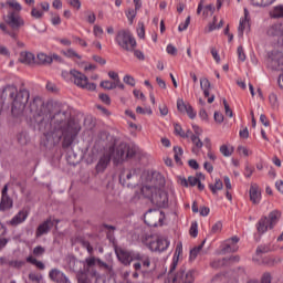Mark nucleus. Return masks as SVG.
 <instances>
[{
  "label": "nucleus",
  "instance_id": "nucleus-2",
  "mask_svg": "<svg viewBox=\"0 0 283 283\" xmlns=\"http://www.w3.org/2000/svg\"><path fill=\"white\" fill-rule=\"evenodd\" d=\"M134 156H136V149L126 143H122L118 147L109 146L99 157L95 169L97 174H103L109 166V163H112V159L115 165H118V163H123L127 158H134Z\"/></svg>",
  "mask_w": 283,
  "mask_h": 283
},
{
  "label": "nucleus",
  "instance_id": "nucleus-52",
  "mask_svg": "<svg viewBox=\"0 0 283 283\" xmlns=\"http://www.w3.org/2000/svg\"><path fill=\"white\" fill-rule=\"evenodd\" d=\"M98 97L102 101V103H104L105 105H111L112 104V98H109V95H107L105 93H101L98 95Z\"/></svg>",
  "mask_w": 283,
  "mask_h": 283
},
{
  "label": "nucleus",
  "instance_id": "nucleus-37",
  "mask_svg": "<svg viewBox=\"0 0 283 283\" xmlns=\"http://www.w3.org/2000/svg\"><path fill=\"white\" fill-rule=\"evenodd\" d=\"M27 262H29V264H33L34 266H36V269H40V271H43V269H45V264H43V262L41 261H38L34 256H28Z\"/></svg>",
  "mask_w": 283,
  "mask_h": 283
},
{
  "label": "nucleus",
  "instance_id": "nucleus-23",
  "mask_svg": "<svg viewBox=\"0 0 283 283\" xmlns=\"http://www.w3.org/2000/svg\"><path fill=\"white\" fill-rule=\"evenodd\" d=\"M249 10L244 9V17L240 19L238 34L239 36L244 35V30L249 28Z\"/></svg>",
  "mask_w": 283,
  "mask_h": 283
},
{
  "label": "nucleus",
  "instance_id": "nucleus-17",
  "mask_svg": "<svg viewBox=\"0 0 283 283\" xmlns=\"http://www.w3.org/2000/svg\"><path fill=\"white\" fill-rule=\"evenodd\" d=\"M1 196L0 211H8V209H12V198L8 196V185H4Z\"/></svg>",
  "mask_w": 283,
  "mask_h": 283
},
{
  "label": "nucleus",
  "instance_id": "nucleus-51",
  "mask_svg": "<svg viewBox=\"0 0 283 283\" xmlns=\"http://www.w3.org/2000/svg\"><path fill=\"white\" fill-rule=\"evenodd\" d=\"M137 35H138L140 39H145V23L138 22Z\"/></svg>",
  "mask_w": 283,
  "mask_h": 283
},
{
  "label": "nucleus",
  "instance_id": "nucleus-48",
  "mask_svg": "<svg viewBox=\"0 0 283 283\" xmlns=\"http://www.w3.org/2000/svg\"><path fill=\"white\" fill-rule=\"evenodd\" d=\"M64 56H67L69 59H81V55L74 51V49H69L64 51Z\"/></svg>",
  "mask_w": 283,
  "mask_h": 283
},
{
  "label": "nucleus",
  "instance_id": "nucleus-27",
  "mask_svg": "<svg viewBox=\"0 0 283 283\" xmlns=\"http://www.w3.org/2000/svg\"><path fill=\"white\" fill-rule=\"evenodd\" d=\"M200 182V179L198 177L190 176L187 178L180 179L181 187H196Z\"/></svg>",
  "mask_w": 283,
  "mask_h": 283
},
{
  "label": "nucleus",
  "instance_id": "nucleus-53",
  "mask_svg": "<svg viewBox=\"0 0 283 283\" xmlns=\"http://www.w3.org/2000/svg\"><path fill=\"white\" fill-rule=\"evenodd\" d=\"M31 17H33V19H41L43 17V11L33 8L31 10Z\"/></svg>",
  "mask_w": 283,
  "mask_h": 283
},
{
  "label": "nucleus",
  "instance_id": "nucleus-1",
  "mask_svg": "<svg viewBox=\"0 0 283 283\" xmlns=\"http://www.w3.org/2000/svg\"><path fill=\"white\" fill-rule=\"evenodd\" d=\"M33 120L38 123L39 129L42 132L46 142L45 147H54L62 140L63 149L72 147L74 138L81 132V125L72 118V113L67 105L57 107V111L51 116V119L43 114V102L35 97L29 106Z\"/></svg>",
  "mask_w": 283,
  "mask_h": 283
},
{
  "label": "nucleus",
  "instance_id": "nucleus-16",
  "mask_svg": "<svg viewBox=\"0 0 283 283\" xmlns=\"http://www.w3.org/2000/svg\"><path fill=\"white\" fill-rule=\"evenodd\" d=\"M133 178H136V170H123L119 175V182L123 187H134V184H132Z\"/></svg>",
  "mask_w": 283,
  "mask_h": 283
},
{
  "label": "nucleus",
  "instance_id": "nucleus-24",
  "mask_svg": "<svg viewBox=\"0 0 283 283\" xmlns=\"http://www.w3.org/2000/svg\"><path fill=\"white\" fill-rule=\"evenodd\" d=\"M98 280H101V274L96 270L92 271L91 279L86 277L85 274L78 276V283H98Z\"/></svg>",
  "mask_w": 283,
  "mask_h": 283
},
{
  "label": "nucleus",
  "instance_id": "nucleus-44",
  "mask_svg": "<svg viewBox=\"0 0 283 283\" xmlns=\"http://www.w3.org/2000/svg\"><path fill=\"white\" fill-rule=\"evenodd\" d=\"M191 23V17L188 15L185 20V22H181L178 27V31L179 32H185V30H187V28H189V24Z\"/></svg>",
  "mask_w": 283,
  "mask_h": 283
},
{
  "label": "nucleus",
  "instance_id": "nucleus-21",
  "mask_svg": "<svg viewBox=\"0 0 283 283\" xmlns=\"http://www.w3.org/2000/svg\"><path fill=\"white\" fill-rule=\"evenodd\" d=\"M54 227V222L50 219L41 223L35 232L36 238H41V235H45Z\"/></svg>",
  "mask_w": 283,
  "mask_h": 283
},
{
  "label": "nucleus",
  "instance_id": "nucleus-8",
  "mask_svg": "<svg viewBox=\"0 0 283 283\" xmlns=\"http://www.w3.org/2000/svg\"><path fill=\"white\" fill-rule=\"evenodd\" d=\"M143 244L149 249V251H155L158 253H163V251H167L169 249V240L163 237H158L156 234H145L142 239Z\"/></svg>",
  "mask_w": 283,
  "mask_h": 283
},
{
  "label": "nucleus",
  "instance_id": "nucleus-19",
  "mask_svg": "<svg viewBox=\"0 0 283 283\" xmlns=\"http://www.w3.org/2000/svg\"><path fill=\"white\" fill-rule=\"evenodd\" d=\"M50 280L57 283H70V280L63 272H61L59 269H53L49 273Z\"/></svg>",
  "mask_w": 283,
  "mask_h": 283
},
{
  "label": "nucleus",
  "instance_id": "nucleus-12",
  "mask_svg": "<svg viewBox=\"0 0 283 283\" xmlns=\"http://www.w3.org/2000/svg\"><path fill=\"white\" fill-rule=\"evenodd\" d=\"M163 218H165V216L161 211L150 209L144 214V222L148 227H158L159 223L163 222Z\"/></svg>",
  "mask_w": 283,
  "mask_h": 283
},
{
  "label": "nucleus",
  "instance_id": "nucleus-30",
  "mask_svg": "<svg viewBox=\"0 0 283 283\" xmlns=\"http://www.w3.org/2000/svg\"><path fill=\"white\" fill-rule=\"evenodd\" d=\"M200 88L203 92V96L206 98H209V95H210L209 90L211 88V82H209L207 77H202L200 80Z\"/></svg>",
  "mask_w": 283,
  "mask_h": 283
},
{
  "label": "nucleus",
  "instance_id": "nucleus-60",
  "mask_svg": "<svg viewBox=\"0 0 283 283\" xmlns=\"http://www.w3.org/2000/svg\"><path fill=\"white\" fill-rule=\"evenodd\" d=\"M43 253H45V249L41 245H38L33 249V255H43Z\"/></svg>",
  "mask_w": 283,
  "mask_h": 283
},
{
  "label": "nucleus",
  "instance_id": "nucleus-63",
  "mask_svg": "<svg viewBox=\"0 0 283 283\" xmlns=\"http://www.w3.org/2000/svg\"><path fill=\"white\" fill-rule=\"evenodd\" d=\"M239 136H240V138H243L247 140V138H249V128L245 127V128L241 129L239 132Z\"/></svg>",
  "mask_w": 283,
  "mask_h": 283
},
{
  "label": "nucleus",
  "instance_id": "nucleus-18",
  "mask_svg": "<svg viewBox=\"0 0 283 283\" xmlns=\"http://www.w3.org/2000/svg\"><path fill=\"white\" fill-rule=\"evenodd\" d=\"M250 200L253 205H260L262 200V191L260 190V186H258V184H252L250 186Z\"/></svg>",
  "mask_w": 283,
  "mask_h": 283
},
{
  "label": "nucleus",
  "instance_id": "nucleus-62",
  "mask_svg": "<svg viewBox=\"0 0 283 283\" xmlns=\"http://www.w3.org/2000/svg\"><path fill=\"white\" fill-rule=\"evenodd\" d=\"M136 112H137V114H153L151 108H146L145 109L140 106L136 107Z\"/></svg>",
  "mask_w": 283,
  "mask_h": 283
},
{
  "label": "nucleus",
  "instance_id": "nucleus-58",
  "mask_svg": "<svg viewBox=\"0 0 283 283\" xmlns=\"http://www.w3.org/2000/svg\"><path fill=\"white\" fill-rule=\"evenodd\" d=\"M133 52L134 56L138 59V61H145V53H143V51L134 49Z\"/></svg>",
  "mask_w": 283,
  "mask_h": 283
},
{
  "label": "nucleus",
  "instance_id": "nucleus-33",
  "mask_svg": "<svg viewBox=\"0 0 283 283\" xmlns=\"http://www.w3.org/2000/svg\"><path fill=\"white\" fill-rule=\"evenodd\" d=\"M220 154L226 158L233 156L234 148L233 146H227L226 144L221 145L219 148Z\"/></svg>",
  "mask_w": 283,
  "mask_h": 283
},
{
  "label": "nucleus",
  "instance_id": "nucleus-35",
  "mask_svg": "<svg viewBox=\"0 0 283 283\" xmlns=\"http://www.w3.org/2000/svg\"><path fill=\"white\" fill-rule=\"evenodd\" d=\"M38 63L42 65H50L52 63V56L45 54V53H39L38 54Z\"/></svg>",
  "mask_w": 283,
  "mask_h": 283
},
{
  "label": "nucleus",
  "instance_id": "nucleus-39",
  "mask_svg": "<svg viewBox=\"0 0 283 283\" xmlns=\"http://www.w3.org/2000/svg\"><path fill=\"white\" fill-rule=\"evenodd\" d=\"M203 247H205V241L200 245L190 250V260H196V258H198V253L202 251Z\"/></svg>",
  "mask_w": 283,
  "mask_h": 283
},
{
  "label": "nucleus",
  "instance_id": "nucleus-10",
  "mask_svg": "<svg viewBox=\"0 0 283 283\" xmlns=\"http://www.w3.org/2000/svg\"><path fill=\"white\" fill-rule=\"evenodd\" d=\"M282 218V212L279 210H273L268 217H263L256 223V230L259 233H266L269 229H274L277 222Z\"/></svg>",
  "mask_w": 283,
  "mask_h": 283
},
{
  "label": "nucleus",
  "instance_id": "nucleus-29",
  "mask_svg": "<svg viewBox=\"0 0 283 283\" xmlns=\"http://www.w3.org/2000/svg\"><path fill=\"white\" fill-rule=\"evenodd\" d=\"M271 19H283V4L273 7L270 11Z\"/></svg>",
  "mask_w": 283,
  "mask_h": 283
},
{
  "label": "nucleus",
  "instance_id": "nucleus-46",
  "mask_svg": "<svg viewBox=\"0 0 283 283\" xmlns=\"http://www.w3.org/2000/svg\"><path fill=\"white\" fill-rule=\"evenodd\" d=\"M237 53H238V60L241 63H244V61H247V53H244V48L238 46Z\"/></svg>",
  "mask_w": 283,
  "mask_h": 283
},
{
  "label": "nucleus",
  "instance_id": "nucleus-61",
  "mask_svg": "<svg viewBox=\"0 0 283 283\" xmlns=\"http://www.w3.org/2000/svg\"><path fill=\"white\" fill-rule=\"evenodd\" d=\"M214 120L216 123H223L224 122V115L220 112H214Z\"/></svg>",
  "mask_w": 283,
  "mask_h": 283
},
{
  "label": "nucleus",
  "instance_id": "nucleus-15",
  "mask_svg": "<svg viewBox=\"0 0 283 283\" xmlns=\"http://www.w3.org/2000/svg\"><path fill=\"white\" fill-rule=\"evenodd\" d=\"M28 216H30V212L22 209L10 221H8L7 224L10 227H19V224H23V222L28 220Z\"/></svg>",
  "mask_w": 283,
  "mask_h": 283
},
{
  "label": "nucleus",
  "instance_id": "nucleus-6",
  "mask_svg": "<svg viewBox=\"0 0 283 283\" xmlns=\"http://www.w3.org/2000/svg\"><path fill=\"white\" fill-rule=\"evenodd\" d=\"M4 6H8L10 9L7 15L3 18L7 25H10L11 30H21V28L25 25V21L23 18H21V15H19V12L23 10L21 3H19L17 0H7Z\"/></svg>",
  "mask_w": 283,
  "mask_h": 283
},
{
  "label": "nucleus",
  "instance_id": "nucleus-57",
  "mask_svg": "<svg viewBox=\"0 0 283 283\" xmlns=\"http://www.w3.org/2000/svg\"><path fill=\"white\" fill-rule=\"evenodd\" d=\"M108 76H109V78H112L113 81H115V82H113V83H120V77L118 76V73H116V72H114V71H109V72H108Z\"/></svg>",
  "mask_w": 283,
  "mask_h": 283
},
{
  "label": "nucleus",
  "instance_id": "nucleus-25",
  "mask_svg": "<svg viewBox=\"0 0 283 283\" xmlns=\"http://www.w3.org/2000/svg\"><path fill=\"white\" fill-rule=\"evenodd\" d=\"M192 145H195V147H192V154H198V151H200V148L203 147L202 140H200V137L193 135V132H190L189 137Z\"/></svg>",
  "mask_w": 283,
  "mask_h": 283
},
{
  "label": "nucleus",
  "instance_id": "nucleus-55",
  "mask_svg": "<svg viewBox=\"0 0 283 283\" xmlns=\"http://www.w3.org/2000/svg\"><path fill=\"white\" fill-rule=\"evenodd\" d=\"M166 51L171 56H176V54H178V49H176V46H174L172 44H168Z\"/></svg>",
  "mask_w": 283,
  "mask_h": 283
},
{
  "label": "nucleus",
  "instance_id": "nucleus-5",
  "mask_svg": "<svg viewBox=\"0 0 283 283\" xmlns=\"http://www.w3.org/2000/svg\"><path fill=\"white\" fill-rule=\"evenodd\" d=\"M182 252V245H177L175 254L172 256V262L170 264L168 282L171 283H193V271L185 272V270H180L174 276L171 273L176 271V266H178V261L180 260V253Z\"/></svg>",
  "mask_w": 283,
  "mask_h": 283
},
{
  "label": "nucleus",
  "instance_id": "nucleus-3",
  "mask_svg": "<svg viewBox=\"0 0 283 283\" xmlns=\"http://www.w3.org/2000/svg\"><path fill=\"white\" fill-rule=\"evenodd\" d=\"M2 96L13 98L11 114L12 116H19L23 114V109L30 101V91L25 88L19 91L14 85H7L2 91Z\"/></svg>",
  "mask_w": 283,
  "mask_h": 283
},
{
  "label": "nucleus",
  "instance_id": "nucleus-56",
  "mask_svg": "<svg viewBox=\"0 0 283 283\" xmlns=\"http://www.w3.org/2000/svg\"><path fill=\"white\" fill-rule=\"evenodd\" d=\"M69 6L71 8H75V10H81V0H67Z\"/></svg>",
  "mask_w": 283,
  "mask_h": 283
},
{
  "label": "nucleus",
  "instance_id": "nucleus-34",
  "mask_svg": "<svg viewBox=\"0 0 283 283\" xmlns=\"http://www.w3.org/2000/svg\"><path fill=\"white\" fill-rule=\"evenodd\" d=\"M0 30H2L4 32V34H9V36H11V39H17V36H19L18 32L19 30H14L12 29V31L8 30V24L6 23H0Z\"/></svg>",
  "mask_w": 283,
  "mask_h": 283
},
{
  "label": "nucleus",
  "instance_id": "nucleus-7",
  "mask_svg": "<svg viewBox=\"0 0 283 283\" xmlns=\"http://www.w3.org/2000/svg\"><path fill=\"white\" fill-rule=\"evenodd\" d=\"M140 191L142 196L148 198L156 207L165 208L169 202L167 192L160 190L158 186L146 185L142 187Z\"/></svg>",
  "mask_w": 283,
  "mask_h": 283
},
{
  "label": "nucleus",
  "instance_id": "nucleus-22",
  "mask_svg": "<svg viewBox=\"0 0 283 283\" xmlns=\"http://www.w3.org/2000/svg\"><path fill=\"white\" fill-rule=\"evenodd\" d=\"M117 258L122 264H125V266H129L132 262H134V254L132 255L129 252L125 250H120L117 252Z\"/></svg>",
  "mask_w": 283,
  "mask_h": 283
},
{
  "label": "nucleus",
  "instance_id": "nucleus-41",
  "mask_svg": "<svg viewBox=\"0 0 283 283\" xmlns=\"http://www.w3.org/2000/svg\"><path fill=\"white\" fill-rule=\"evenodd\" d=\"M237 151L239 156H251L253 154L247 146H238Z\"/></svg>",
  "mask_w": 283,
  "mask_h": 283
},
{
  "label": "nucleus",
  "instance_id": "nucleus-13",
  "mask_svg": "<svg viewBox=\"0 0 283 283\" xmlns=\"http://www.w3.org/2000/svg\"><path fill=\"white\" fill-rule=\"evenodd\" d=\"M238 242H240V238H238V237H232V238L223 241L220 247V253L222 255H224L227 253H235V251H238V249H239Z\"/></svg>",
  "mask_w": 283,
  "mask_h": 283
},
{
  "label": "nucleus",
  "instance_id": "nucleus-20",
  "mask_svg": "<svg viewBox=\"0 0 283 283\" xmlns=\"http://www.w3.org/2000/svg\"><path fill=\"white\" fill-rule=\"evenodd\" d=\"M205 0H200L198 8H197V14H200L202 12L203 17H209L216 12V7L213 4H208L203 7Z\"/></svg>",
  "mask_w": 283,
  "mask_h": 283
},
{
  "label": "nucleus",
  "instance_id": "nucleus-49",
  "mask_svg": "<svg viewBox=\"0 0 283 283\" xmlns=\"http://www.w3.org/2000/svg\"><path fill=\"white\" fill-rule=\"evenodd\" d=\"M254 171H255V168L253 166H250L249 164L245 165V168H244L245 178H251Z\"/></svg>",
  "mask_w": 283,
  "mask_h": 283
},
{
  "label": "nucleus",
  "instance_id": "nucleus-31",
  "mask_svg": "<svg viewBox=\"0 0 283 283\" xmlns=\"http://www.w3.org/2000/svg\"><path fill=\"white\" fill-rule=\"evenodd\" d=\"M174 129H175L176 136H180V138H189V136H191V130L185 132L182 129V126H180V124H174Z\"/></svg>",
  "mask_w": 283,
  "mask_h": 283
},
{
  "label": "nucleus",
  "instance_id": "nucleus-43",
  "mask_svg": "<svg viewBox=\"0 0 283 283\" xmlns=\"http://www.w3.org/2000/svg\"><path fill=\"white\" fill-rule=\"evenodd\" d=\"M93 34L96 39H103V34H104V31L103 29L101 28V25L98 24H95L93 27Z\"/></svg>",
  "mask_w": 283,
  "mask_h": 283
},
{
  "label": "nucleus",
  "instance_id": "nucleus-59",
  "mask_svg": "<svg viewBox=\"0 0 283 283\" xmlns=\"http://www.w3.org/2000/svg\"><path fill=\"white\" fill-rule=\"evenodd\" d=\"M269 101L272 107H277V95H275L274 93L270 94Z\"/></svg>",
  "mask_w": 283,
  "mask_h": 283
},
{
  "label": "nucleus",
  "instance_id": "nucleus-64",
  "mask_svg": "<svg viewBox=\"0 0 283 283\" xmlns=\"http://www.w3.org/2000/svg\"><path fill=\"white\" fill-rule=\"evenodd\" d=\"M9 264L11 266H13L14 269H21V266H23V264H25V262H23V261H11Z\"/></svg>",
  "mask_w": 283,
  "mask_h": 283
},
{
  "label": "nucleus",
  "instance_id": "nucleus-9",
  "mask_svg": "<svg viewBox=\"0 0 283 283\" xmlns=\"http://www.w3.org/2000/svg\"><path fill=\"white\" fill-rule=\"evenodd\" d=\"M115 43L125 52H134L136 50V38L130 30H119L115 36Z\"/></svg>",
  "mask_w": 283,
  "mask_h": 283
},
{
  "label": "nucleus",
  "instance_id": "nucleus-14",
  "mask_svg": "<svg viewBox=\"0 0 283 283\" xmlns=\"http://www.w3.org/2000/svg\"><path fill=\"white\" fill-rule=\"evenodd\" d=\"M177 109L181 114H187V116H189V118L191 119L196 118L197 116V113L196 111H193V107L191 106V104L186 103L185 99L182 98L177 99Z\"/></svg>",
  "mask_w": 283,
  "mask_h": 283
},
{
  "label": "nucleus",
  "instance_id": "nucleus-36",
  "mask_svg": "<svg viewBox=\"0 0 283 283\" xmlns=\"http://www.w3.org/2000/svg\"><path fill=\"white\" fill-rule=\"evenodd\" d=\"M174 151H175V161L177 163V165H182V154H184L182 148L180 146H175Z\"/></svg>",
  "mask_w": 283,
  "mask_h": 283
},
{
  "label": "nucleus",
  "instance_id": "nucleus-42",
  "mask_svg": "<svg viewBox=\"0 0 283 283\" xmlns=\"http://www.w3.org/2000/svg\"><path fill=\"white\" fill-rule=\"evenodd\" d=\"M86 262V271H90L92 266H96L98 259L91 256L85 260Z\"/></svg>",
  "mask_w": 283,
  "mask_h": 283
},
{
  "label": "nucleus",
  "instance_id": "nucleus-47",
  "mask_svg": "<svg viewBox=\"0 0 283 283\" xmlns=\"http://www.w3.org/2000/svg\"><path fill=\"white\" fill-rule=\"evenodd\" d=\"M61 76L64 81H66V83L72 82L74 78V75L72 74V70L71 71H62Z\"/></svg>",
  "mask_w": 283,
  "mask_h": 283
},
{
  "label": "nucleus",
  "instance_id": "nucleus-54",
  "mask_svg": "<svg viewBox=\"0 0 283 283\" xmlns=\"http://www.w3.org/2000/svg\"><path fill=\"white\" fill-rule=\"evenodd\" d=\"M189 233L192 238H198V223H191Z\"/></svg>",
  "mask_w": 283,
  "mask_h": 283
},
{
  "label": "nucleus",
  "instance_id": "nucleus-11",
  "mask_svg": "<svg viewBox=\"0 0 283 283\" xmlns=\"http://www.w3.org/2000/svg\"><path fill=\"white\" fill-rule=\"evenodd\" d=\"M73 74V81L74 85L77 87H81V90H87L88 92H96V84L90 83V78L86 77L85 74H83L80 71L72 70Z\"/></svg>",
  "mask_w": 283,
  "mask_h": 283
},
{
  "label": "nucleus",
  "instance_id": "nucleus-38",
  "mask_svg": "<svg viewBox=\"0 0 283 283\" xmlns=\"http://www.w3.org/2000/svg\"><path fill=\"white\" fill-rule=\"evenodd\" d=\"M210 233L216 235L218 233H222V221H217L210 229Z\"/></svg>",
  "mask_w": 283,
  "mask_h": 283
},
{
  "label": "nucleus",
  "instance_id": "nucleus-28",
  "mask_svg": "<svg viewBox=\"0 0 283 283\" xmlns=\"http://www.w3.org/2000/svg\"><path fill=\"white\" fill-rule=\"evenodd\" d=\"M276 0H250L251 6L254 8H269L273 6Z\"/></svg>",
  "mask_w": 283,
  "mask_h": 283
},
{
  "label": "nucleus",
  "instance_id": "nucleus-26",
  "mask_svg": "<svg viewBox=\"0 0 283 283\" xmlns=\"http://www.w3.org/2000/svg\"><path fill=\"white\" fill-rule=\"evenodd\" d=\"M19 61L20 63H24V65H32L34 63V54L23 51L20 53Z\"/></svg>",
  "mask_w": 283,
  "mask_h": 283
},
{
  "label": "nucleus",
  "instance_id": "nucleus-32",
  "mask_svg": "<svg viewBox=\"0 0 283 283\" xmlns=\"http://www.w3.org/2000/svg\"><path fill=\"white\" fill-rule=\"evenodd\" d=\"M223 187H224V184H222L221 179H214V184L209 185V189L213 193V196H216L218 191H222Z\"/></svg>",
  "mask_w": 283,
  "mask_h": 283
},
{
  "label": "nucleus",
  "instance_id": "nucleus-4",
  "mask_svg": "<svg viewBox=\"0 0 283 283\" xmlns=\"http://www.w3.org/2000/svg\"><path fill=\"white\" fill-rule=\"evenodd\" d=\"M133 273L130 271L123 272V280L125 283H134V280H138L140 273H147V269L151 266V259L147 254L134 253L133 254Z\"/></svg>",
  "mask_w": 283,
  "mask_h": 283
},
{
  "label": "nucleus",
  "instance_id": "nucleus-45",
  "mask_svg": "<svg viewBox=\"0 0 283 283\" xmlns=\"http://www.w3.org/2000/svg\"><path fill=\"white\" fill-rule=\"evenodd\" d=\"M99 85L104 90H116V83L111 81H102Z\"/></svg>",
  "mask_w": 283,
  "mask_h": 283
},
{
  "label": "nucleus",
  "instance_id": "nucleus-40",
  "mask_svg": "<svg viewBox=\"0 0 283 283\" xmlns=\"http://www.w3.org/2000/svg\"><path fill=\"white\" fill-rule=\"evenodd\" d=\"M136 14H138V10H136V7L135 9H128L126 11V17L130 24L134 23V20L136 19Z\"/></svg>",
  "mask_w": 283,
  "mask_h": 283
},
{
  "label": "nucleus",
  "instance_id": "nucleus-50",
  "mask_svg": "<svg viewBox=\"0 0 283 283\" xmlns=\"http://www.w3.org/2000/svg\"><path fill=\"white\" fill-rule=\"evenodd\" d=\"M123 81L124 83H126V85H130V87H134L136 85V80L132 75H125Z\"/></svg>",
  "mask_w": 283,
  "mask_h": 283
}]
</instances>
